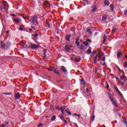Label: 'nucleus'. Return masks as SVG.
Returning a JSON list of instances; mask_svg holds the SVG:
<instances>
[{
  "label": "nucleus",
  "instance_id": "31",
  "mask_svg": "<svg viewBox=\"0 0 127 127\" xmlns=\"http://www.w3.org/2000/svg\"><path fill=\"white\" fill-rule=\"evenodd\" d=\"M49 2L48 1L46 0L43 2V5H46L48 4Z\"/></svg>",
  "mask_w": 127,
  "mask_h": 127
},
{
  "label": "nucleus",
  "instance_id": "48",
  "mask_svg": "<svg viewBox=\"0 0 127 127\" xmlns=\"http://www.w3.org/2000/svg\"><path fill=\"white\" fill-rule=\"evenodd\" d=\"M86 41L87 42H90V43H91V42H92V41H91V40H90V39H87L86 40Z\"/></svg>",
  "mask_w": 127,
  "mask_h": 127
},
{
  "label": "nucleus",
  "instance_id": "3",
  "mask_svg": "<svg viewBox=\"0 0 127 127\" xmlns=\"http://www.w3.org/2000/svg\"><path fill=\"white\" fill-rule=\"evenodd\" d=\"M40 46L39 45H36L34 44H31L30 45V47L31 48V49H37L39 48V47Z\"/></svg>",
  "mask_w": 127,
  "mask_h": 127
},
{
  "label": "nucleus",
  "instance_id": "10",
  "mask_svg": "<svg viewBox=\"0 0 127 127\" xmlns=\"http://www.w3.org/2000/svg\"><path fill=\"white\" fill-rule=\"evenodd\" d=\"M0 47L2 49H5V44L2 42H0Z\"/></svg>",
  "mask_w": 127,
  "mask_h": 127
},
{
  "label": "nucleus",
  "instance_id": "15",
  "mask_svg": "<svg viewBox=\"0 0 127 127\" xmlns=\"http://www.w3.org/2000/svg\"><path fill=\"white\" fill-rule=\"evenodd\" d=\"M70 38H71V35H68L65 37L66 41H68V42L70 41Z\"/></svg>",
  "mask_w": 127,
  "mask_h": 127
},
{
  "label": "nucleus",
  "instance_id": "64",
  "mask_svg": "<svg viewBox=\"0 0 127 127\" xmlns=\"http://www.w3.org/2000/svg\"><path fill=\"white\" fill-rule=\"evenodd\" d=\"M99 56L100 58H101L102 56V55L100 54V55H99Z\"/></svg>",
  "mask_w": 127,
  "mask_h": 127
},
{
  "label": "nucleus",
  "instance_id": "40",
  "mask_svg": "<svg viewBox=\"0 0 127 127\" xmlns=\"http://www.w3.org/2000/svg\"><path fill=\"white\" fill-rule=\"evenodd\" d=\"M65 109H66V107H61V108H60V109L61 110V111H64V110H65Z\"/></svg>",
  "mask_w": 127,
  "mask_h": 127
},
{
  "label": "nucleus",
  "instance_id": "29",
  "mask_svg": "<svg viewBox=\"0 0 127 127\" xmlns=\"http://www.w3.org/2000/svg\"><path fill=\"white\" fill-rule=\"evenodd\" d=\"M78 48H80V49H84V45H83V44L80 45Z\"/></svg>",
  "mask_w": 127,
  "mask_h": 127
},
{
  "label": "nucleus",
  "instance_id": "23",
  "mask_svg": "<svg viewBox=\"0 0 127 127\" xmlns=\"http://www.w3.org/2000/svg\"><path fill=\"white\" fill-rule=\"evenodd\" d=\"M107 18H108V17H107V15H104L103 16V17H102V20H107Z\"/></svg>",
  "mask_w": 127,
  "mask_h": 127
},
{
  "label": "nucleus",
  "instance_id": "33",
  "mask_svg": "<svg viewBox=\"0 0 127 127\" xmlns=\"http://www.w3.org/2000/svg\"><path fill=\"white\" fill-rule=\"evenodd\" d=\"M106 40H107V36L104 35V36L103 37V42H105Z\"/></svg>",
  "mask_w": 127,
  "mask_h": 127
},
{
  "label": "nucleus",
  "instance_id": "58",
  "mask_svg": "<svg viewBox=\"0 0 127 127\" xmlns=\"http://www.w3.org/2000/svg\"><path fill=\"white\" fill-rule=\"evenodd\" d=\"M19 30H23V28H19Z\"/></svg>",
  "mask_w": 127,
  "mask_h": 127
},
{
  "label": "nucleus",
  "instance_id": "60",
  "mask_svg": "<svg viewBox=\"0 0 127 127\" xmlns=\"http://www.w3.org/2000/svg\"><path fill=\"white\" fill-rule=\"evenodd\" d=\"M94 54H93L92 53L91 54V55H90L91 57H94Z\"/></svg>",
  "mask_w": 127,
  "mask_h": 127
},
{
  "label": "nucleus",
  "instance_id": "18",
  "mask_svg": "<svg viewBox=\"0 0 127 127\" xmlns=\"http://www.w3.org/2000/svg\"><path fill=\"white\" fill-rule=\"evenodd\" d=\"M80 60H81V59H80V58H74V61H75V62H80Z\"/></svg>",
  "mask_w": 127,
  "mask_h": 127
},
{
  "label": "nucleus",
  "instance_id": "57",
  "mask_svg": "<svg viewBox=\"0 0 127 127\" xmlns=\"http://www.w3.org/2000/svg\"><path fill=\"white\" fill-rule=\"evenodd\" d=\"M76 117H78V118L79 119H80V115H79V114H77V115L76 116Z\"/></svg>",
  "mask_w": 127,
  "mask_h": 127
},
{
  "label": "nucleus",
  "instance_id": "25",
  "mask_svg": "<svg viewBox=\"0 0 127 127\" xmlns=\"http://www.w3.org/2000/svg\"><path fill=\"white\" fill-rule=\"evenodd\" d=\"M97 58H98V55H96V56L94 58V63H96V62H97Z\"/></svg>",
  "mask_w": 127,
  "mask_h": 127
},
{
  "label": "nucleus",
  "instance_id": "20",
  "mask_svg": "<svg viewBox=\"0 0 127 127\" xmlns=\"http://www.w3.org/2000/svg\"><path fill=\"white\" fill-rule=\"evenodd\" d=\"M65 112L67 113V114H68V115L69 116H71L72 115V114L71 113V112H70L69 111V109L67 108L66 110H65Z\"/></svg>",
  "mask_w": 127,
  "mask_h": 127
},
{
  "label": "nucleus",
  "instance_id": "39",
  "mask_svg": "<svg viewBox=\"0 0 127 127\" xmlns=\"http://www.w3.org/2000/svg\"><path fill=\"white\" fill-rule=\"evenodd\" d=\"M87 31L90 35H92V31H90V29H87Z\"/></svg>",
  "mask_w": 127,
  "mask_h": 127
},
{
  "label": "nucleus",
  "instance_id": "7",
  "mask_svg": "<svg viewBox=\"0 0 127 127\" xmlns=\"http://www.w3.org/2000/svg\"><path fill=\"white\" fill-rule=\"evenodd\" d=\"M15 100H18V99H20V94H19V93H17L15 94Z\"/></svg>",
  "mask_w": 127,
  "mask_h": 127
},
{
  "label": "nucleus",
  "instance_id": "61",
  "mask_svg": "<svg viewBox=\"0 0 127 127\" xmlns=\"http://www.w3.org/2000/svg\"><path fill=\"white\" fill-rule=\"evenodd\" d=\"M86 92H87V93H89V89L86 88Z\"/></svg>",
  "mask_w": 127,
  "mask_h": 127
},
{
  "label": "nucleus",
  "instance_id": "50",
  "mask_svg": "<svg viewBox=\"0 0 127 127\" xmlns=\"http://www.w3.org/2000/svg\"><path fill=\"white\" fill-rule=\"evenodd\" d=\"M124 67H125L126 68H127V62L125 63V64L124 65Z\"/></svg>",
  "mask_w": 127,
  "mask_h": 127
},
{
  "label": "nucleus",
  "instance_id": "43",
  "mask_svg": "<svg viewBox=\"0 0 127 127\" xmlns=\"http://www.w3.org/2000/svg\"><path fill=\"white\" fill-rule=\"evenodd\" d=\"M46 52H47V51L46 50V49H44V55H46Z\"/></svg>",
  "mask_w": 127,
  "mask_h": 127
},
{
  "label": "nucleus",
  "instance_id": "52",
  "mask_svg": "<svg viewBox=\"0 0 127 127\" xmlns=\"http://www.w3.org/2000/svg\"><path fill=\"white\" fill-rule=\"evenodd\" d=\"M72 116H78V114H76V113H74V114L72 115Z\"/></svg>",
  "mask_w": 127,
  "mask_h": 127
},
{
  "label": "nucleus",
  "instance_id": "16",
  "mask_svg": "<svg viewBox=\"0 0 127 127\" xmlns=\"http://www.w3.org/2000/svg\"><path fill=\"white\" fill-rule=\"evenodd\" d=\"M122 55H123V53H122V52H121V51L118 52V54H117V58H120L121 56H122Z\"/></svg>",
  "mask_w": 127,
  "mask_h": 127
},
{
  "label": "nucleus",
  "instance_id": "53",
  "mask_svg": "<svg viewBox=\"0 0 127 127\" xmlns=\"http://www.w3.org/2000/svg\"><path fill=\"white\" fill-rule=\"evenodd\" d=\"M116 80L120 81V78L116 76Z\"/></svg>",
  "mask_w": 127,
  "mask_h": 127
},
{
  "label": "nucleus",
  "instance_id": "27",
  "mask_svg": "<svg viewBox=\"0 0 127 127\" xmlns=\"http://www.w3.org/2000/svg\"><path fill=\"white\" fill-rule=\"evenodd\" d=\"M56 120V116L54 115L52 118H51V121H54Z\"/></svg>",
  "mask_w": 127,
  "mask_h": 127
},
{
  "label": "nucleus",
  "instance_id": "12",
  "mask_svg": "<svg viewBox=\"0 0 127 127\" xmlns=\"http://www.w3.org/2000/svg\"><path fill=\"white\" fill-rule=\"evenodd\" d=\"M61 69L63 72H64V73H66V72H67V69L64 66H62Z\"/></svg>",
  "mask_w": 127,
  "mask_h": 127
},
{
  "label": "nucleus",
  "instance_id": "4",
  "mask_svg": "<svg viewBox=\"0 0 127 127\" xmlns=\"http://www.w3.org/2000/svg\"><path fill=\"white\" fill-rule=\"evenodd\" d=\"M110 100L111 101L113 106L117 108L118 107V104L117 103V101L114 99V98L110 97Z\"/></svg>",
  "mask_w": 127,
  "mask_h": 127
},
{
  "label": "nucleus",
  "instance_id": "47",
  "mask_svg": "<svg viewBox=\"0 0 127 127\" xmlns=\"http://www.w3.org/2000/svg\"><path fill=\"white\" fill-rule=\"evenodd\" d=\"M44 56L43 57V59L44 60H45V59H46V55H44Z\"/></svg>",
  "mask_w": 127,
  "mask_h": 127
},
{
  "label": "nucleus",
  "instance_id": "45",
  "mask_svg": "<svg viewBox=\"0 0 127 127\" xmlns=\"http://www.w3.org/2000/svg\"><path fill=\"white\" fill-rule=\"evenodd\" d=\"M91 121L92 122H94V121H95V116H93L92 118H91Z\"/></svg>",
  "mask_w": 127,
  "mask_h": 127
},
{
  "label": "nucleus",
  "instance_id": "44",
  "mask_svg": "<svg viewBox=\"0 0 127 127\" xmlns=\"http://www.w3.org/2000/svg\"><path fill=\"white\" fill-rule=\"evenodd\" d=\"M38 127H43V125L42 124H40L38 125Z\"/></svg>",
  "mask_w": 127,
  "mask_h": 127
},
{
  "label": "nucleus",
  "instance_id": "21",
  "mask_svg": "<svg viewBox=\"0 0 127 127\" xmlns=\"http://www.w3.org/2000/svg\"><path fill=\"white\" fill-rule=\"evenodd\" d=\"M115 6V5H114V4H111L110 5V8L111 10H114V7Z\"/></svg>",
  "mask_w": 127,
  "mask_h": 127
},
{
  "label": "nucleus",
  "instance_id": "9",
  "mask_svg": "<svg viewBox=\"0 0 127 127\" xmlns=\"http://www.w3.org/2000/svg\"><path fill=\"white\" fill-rule=\"evenodd\" d=\"M96 10H97V6L93 5L91 7V11H92L93 12H95V11H96Z\"/></svg>",
  "mask_w": 127,
  "mask_h": 127
},
{
  "label": "nucleus",
  "instance_id": "22",
  "mask_svg": "<svg viewBox=\"0 0 127 127\" xmlns=\"http://www.w3.org/2000/svg\"><path fill=\"white\" fill-rule=\"evenodd\" d=\"M22 46L24 48H29V47H28V46H27V44L24 43H23Z\"/></svg>",
  "mask_w": 127,
  "mask_h": 127
},
{
  "label": "nucleus",
  "instance_id": "63",
  "mask_svg": "<svg viewBox=\"0 0 127 127\" xmlns=\"http://www.w3.org/2000/svg\"><path fill=\"white\" fill-rule=\"evenodd\" d=\"M11 15L12 16H15V15L14 14H11Z\"/></svg>",
  "mask_w": 127,
  "mask_h": 127
},
{
  "label": "nucleus",
  "instance_id": "62",
  "mask_svg": "<svg viewBox=\"0 0 127 127\" xmlns=\"http://www.w3.org/2000/svg\"><path fill=\"white\" fill-rule=\"evenodd\" d=\"M61 112H62L63 115H64V111L61 110Z\"/></svg>",
  "mask_w": 127,
  "mask_h": 127
},
{
  "label": "nucleus",
  "instance_id": "35",
  "mask_svg": "<svg viewBox=\"0 0 127 127\" xmlns=\"http://www.w3.org/2000/svg\"><path fill=\"white\" fill-rule=\"evenodd\" d=\"M54 73H56L57 75H60V72L58 71H56V69H55V71H54Z\"/></svg>",
  "mask_w": 127,
  "mask_h": 127
},
{
  "label": "nucleus",
  "instance_id": "19",
  "mask_svg": "<svg viewBox=\"0 0 127 127\" xmlns=\"http://www.w3.org/2000/svg\"><path fill=\"white\" fill-rule=\"evenodd\" d=\"M104 4L105 5H110V2L108 0H105L104 1Z\"/></svg>",
  "mask_w": 127,
  "mask_h": 127
},
{
  "label": "nucleus",
  "instance_id": "1",
  "mask_svg": "<svg viewBox=\"0 0 127 127\" xmlns=\"http://www.w3.org/2000/svg\"><path fill=\"white\" fill-rule=\"evenodd\" d=\"M30 24H34L37 22V16L35 15L31 18L30 20Z\"/></svg>",
  "mask_w": 127,
  "mask_h": 127
},
{
  "label": "nucleus",
  "instance_id": "8",
  "mask_svg": "<svg viewBox=\"0 0 127 127\" xmlns=\"http://www.w3.org/2000/svg\"><path fill=\"white\" fill-rule=\"evenodd\" d=\"M126 79L127 78L126 77V76H125V75H123L120 77V80H121L120 81L126 82Z\"/></svg>",
  "mask_w": 127,
  "mask_h": 127
},
{
  "label": "nucleus",
  "instance_id": "5",
  "mask_svg": "<svg viewBox=\"0 0 127 127\" xmlns=\"http://www.w3.org/2000/svg\"><path fill=\"white\" fill-rule=\"evenodd\" d=\"M114 88L115 90L117 91V92H118V94H119V95L121 96V97H123V94H122L121 91L119 90V88H118V87H117V86H115Z\"/></svg>",
  "mask_w": 127,
  "mask_h": 127
},
{
  "label": "nucleus",
  "instance_id": "28",
  "mask_svg": "<svg viewBox=\"0 0 127 127\" xmlns=\"http://www.w3.org/2000/svg\"><path fill=\"white\" fill-rule=\"evenodd\" d=\"M2 95H9V96H10V95H11V92H10V93H2Z\"/></svg>",
  "mask_w": 127,
  "mask_h": 127
},
{
  "label": "nucleus",
  "instance_id": "59",
  "mask_svg": "<svg viewBox=\"0 0 127 127\" xmlns=\"http://www.w3.org/2000/svg\"><path fill=\"white\" fill-rule=\"evenodd\" d=\"M85 2H87L88 3V0H83Z\"/></svg>",
  "mask_w": 127,
  "mask_h": 127
},
{
  "label": "nucleus",
  "instance_id": "49",
  "mask_svg": "<svg viewBox=\"0 0 127 127\" xmlns=\"http://www.w3.org/2000/svg\"><path fill=\"white\" fill-rule=\"evenodd\" d=\"M96 53H97L96 51H94L93 52H92V54H93V55H95V54H96Z\"/></svg>",
  "mask_w": 127,
  "mask_h": 127
},
{
  "label": "nucleus",
  "instance_id": "32",
  "mask_svg": "<svg viewBox=\"0 0 127 127\" xmlns=\"http://www.w3.org/2000/svg\"><path fill=\"white\" fill-rule=\"evenodd\" d=\"M83 44H84L85 45V46H88L89 45V43H88L87 42H84L83 43Z\"/></svg>",
  "mask_w": 127,
  "mask_h": 127
},
{
  "label": "nucleus",
  "instance_id": "6",
  "mask_svg": "<svg viewBox=\"0 0 127 127\" xmlns=\"http://www.w3.org/2000/svg\"><path fill=\"white\" fill-rule=\"evenodd\" d=\"M71 47V46H68V45H66L64 47V49L65 51H66L67 52H69L70 51V48Z\"/></svg>",
  "mask_w": 127,
  "mask_h": 127
},
{
  "label": "nucleus",
  "instance_id": "42",
  "mask_svg": "<svg viewBox=\"0 0 127 127\" xmlns=\"http://www.w3.org/2000/svg\"><path fill=\"white\" fill-rule=\"evenodd\" d=\"M102 62H104V61H106V57H103V58H102V59L101 60Z\"/></svg>",
  "mask_w": 127,
  "mask_h": 127
},
{
  "label": "nucleus",
  "instance_id": "55",
  "mask_svg": "<svg viewBox=\"0 0 127 127\" xmlns=\"http://www.w3.org/2000/svg\"><path fill=\"white\" fill-rule=\"evenodd\" d=\"M95 36L98 35V32H96L94 34Z\"/></svg>",
  "mask_w": 127,
  "mask_h": 127
},
{
  "label": "nucleus",
  "instance_id": "37",
  "mask_svg": "<svg viewBox=\"0 0 127 127\" xmlns=\"http://www.w3.org/2000/svg\"><path fill=\"white\" fill-rule=\"evenodd\" d=\"M123 123L124 125H125V126H126V127H127V121H124L123 122Z\"/></svg>",
  "mask_w": 127,
  "mask_h": 127
},
{
  "label": "nucleus",
  "instance_id": "41",
  "mask_svg": "<svg viewBox=\"0 0 127 127\" xmlns=\"http://www.w3.org/2000/svg\"><path fill=\"white\" fill-rule=\"evenodd\" d=\"M60 118L61 119H62V121H63V120L64 119V117L63 116H62V115H61V116H60Z\"/></svg>",
  "mask_w": 127,
  "mask_h": 127
},
{
  "label": "nucleus",
  "instance_id": "36",
  "mask_svg": "<svg viewBox=\"0 0 127 127\" xmlns=\"http://www.w3.org/2000/svg\"><path fill=\"white\" fill-rule=\"evenodd\" d=\"M14 21L15 22H17V23H19L20 20L19 19H14Z\"/></svg>",
  "mask_w": 127,
  "mask_h": 127
},
{
  "label": "nucleus",
  "instance_id": "26",
  "mask_svg": "<svg viewBox=\"0 0 127 127\" xmlns=\"http://www.w3.org/2000/svg\"><path fill=\"white\" fill-rule=\"evenodd\" d=\"M50 109L51 111L53 112V111H54V106L53 105H51Z\"/></svg>",
  "mask_w": 127,
  "mask_h": 127
},
{
  "label": "nucleus",
  "instance_id": "11",
  "mask_svg": "<svg viewBox=\"0 0 127 127\" xmlns=\"http://www.w3.org/2000/svg\"><path fill=\"white\" fill-rule=\"evenodd\" d=\"M47 69L49 71H53V72L55 71V68H54V67H52V66H50V67H47Z\"/></svg>",
  "mask_w": 127,
  "mask_h": 127
},
{
  "label": "nucleus",
  "instance_id": "56",
  "mask_svg": "<svg viewBox=\"0 0 127 127\" xmlns=\"http://www.w3.org/2000/svg\"><path fill=\"white\" fill-rule=\"evenodd\" d=\"M124 14H127V10H126L125 11Z\"/></svg>",
  "mask_w": 127,
  "mask_h": 127
},
{
  "label": "nucleus",
  "instance_id": "17",
  "mask_svg": "<svg viewBox=\"0 0 127 127\" xmlns=\"http://www.w3.org/2000/svg\"><path fill=\"white\" fill-rule=\"evenodd\" d=\"M80 81L81 85H86V82L84 81V79L82 78V79H80Z\"/></svg>",
  "mask_w": 127,
  "mask_h": 127
},
{
  "label": "nucleus",
  "instance_id": "2",
  "mask_svg": "<svg viewBox=\"0 0 127 127\" xmlns=\"http://www.w3.org/2000/svg\"><path fill=\"white\" fill-rule=\"evenodd\" d=\"M5 5H6V1H4V4L2 6H0V9L1 10V11H3V12H6V11H7V9H6V8H5Z\"/></svg>",
  "mask_w": 127,
  "mask_h": 127
},
{
  "label": "nucleus",
  "instance_id": "38",
  "mask_svg": "<svg viewBox=\"0 0 127 127\" xmlns=\"http://www.w3.org/2000/svg\"><path fill=\"white\" fill-rule=\"evenodd\" d=\"M33 36H34V38H36V37H38V34H33Z\"/></svg>",
  "mask_w": 127,
  "mask_h": 127
},
{
  "label": "nucleus",
  "instance_id": "34",
  "mask_svg": "<svg viewBox=\"0 0 127 127\" xmlns=\"http://www.w3.org/2000/svg\"><path fill=\"white\" fill-rule=\"evenodd\" d=\"M46 26L49 27V28H50V24L49 23V22H46Z\"/></svg>",
  "mask_w": 127,
  "mask_h": 127
},
{
  "label": "nucleus",
  "instance_id": "51",
  "mask_svg": "<svg viewBox=\"0 0 127 127\" xmlns=\"http://www.w3.org/2000/svg\"><path fill=\"white\" fill-rule=\"evenodd\" d=\"M63 122H64V124H67V121H66V120H65V119H63Z\"/></svg>",
  "mask_w": 127,
  "mask_h": 127
},
{
  "label": "nucleus",
  "instance_id": "13",
  "mask_svg": "<svg viewBox=\"0 0 127 127\" xmlns=\"http://www.w3.org/2000/svg\"><path fill=\"white\" fill-rule=\"evenodd\" d=\"M80 40V39L79 38H77L75 40V44L77 46H79L80 45V43L79 42V41Z\"/></svg>",
  "mask_w": 127,
  "mask_h": 127
},
{
  "label": "nucleus",
  "instance_id": "54",
  "mask_svg": "<svg viewBox=\"0 0 127 127\" xmlns=\"http://www.w3.org/2000/svg\"><path fill=\"white\" fill-rule=\"evenodd\" d=\"M0 127H4V125L3 124L0 125Z\"/></svg>",
  "mask_w": 127,
  "mask_h": 127
},
{
  "label": "nucleus",
  "instance_id": "30",
  "mask_svg": "<svg viewBox=\"0 0 127 127\" xmlns=\"http://www.w3.org/2000/svg\"><path fill=\"white\" fill-rule=\"evenodd\" d=\"M117 30H118V29H117V28H113L112 29V33H115V32H116V31H117Z\"/></svg>",
  "mask_w": 127,
  "mask_h": 127
},
{
  "label": "nucleus",
  "instance_id": "14",
  "mask_svg": "<svg viewBox=\"0 0 127 127\" xmlns=\"http://www.w3.org/2000/svg\"><path fill=\"white\" fill-rule=\"evenodd\" d=\"M91 52H92V48H91V47H90L87 51L86 53L87 54H88V55H90V54H91Z\"/></svg>",
  "mask_w": 127,
  "mask_h": 127
},
{
  "label": "nucleus",
  "instance_id": "46",
  "mask_svg": "<svg viewBox=\"0 0 127 127\" xmlns=\"http://www.w3.org/2000/svg\"><path fill=\"white\" fill-rule=\"evenodd\" d=\"M100 64L102 65H104L106 64V63H103V62H101Z\"/></svg>",
  "mask_w": 127,
  "mask_h": 127
},
{
  "label": "nucleus",
  "instance_id": "24",
  "mask_svg": "<svg viewBox=\"0 0 127 127\" xmlns=\"http://www.w3.org/2000/svg\"><path fill=\"white\" fill-rule=\"evenodd\" d=\"M125 82L126 81H121L119 80V83L120 84V85H121L122 86H123V85H125Z\"/></svg>",
  "mask_w": 127,
  "mask_h": 127
}]
</instances>
